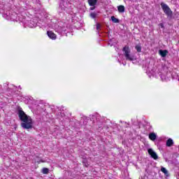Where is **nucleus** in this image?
I'll list each match as a JSON object with an SVG mask.
<instances>
[{
	"label": "nucleus",
	"instance_id": "nucleus-8",
	"mask_svg": "<svg viewBox=\"0 0 179 179\" xmlns=\"http://www.w3.org/2000/svg\"><path fill=\"white\" fill-rule=\"evenodd\" d=\"M148 152L150 155V156L154 159V160H157V159H159V156H157V154L156 153V152H155L153 150V149L152 148H149L148 150Z\"/></svg>",
	"mask_w": 179,
	"mask_h": 179
},
{
	"label": "nucleus",
	"instance_id": "nucleus-13",
	"mask_svg": "<svg viewBox=\"0 0 179 179\" xmlns=\"http://www.w3.org/2000/svg\"><path fill=\"white\" fill-rule=\"evenodd\" d=\"M148 138L149 139H150V141H152L153 142H155V141L157 139V135L155 134V132H152L149 134Z\"/></svg>",
	"mask_w": 179,
	"mask_h": 179
},
{
	"label": "nucleus",
	"instance_id": "nucleus-25",
	"mask_svg": "<svg viewBox=\"0 0 179 179\" xmlns=\"http://www.w3.org/2000/svg\"><path fill=\"white\" fill-rule=\"evenodd\" d=\"M179 13L178 12H176L174 13L173 16L172 15V19H178Z\"/></svg>",
	"mask_w": 179,
	"mask_h": 179
},
{
	"label": "nucleus",
	"instance_id": "nucleus-28",
	"mask_svg": "<svg viewBox=\"0 0 179 179\" xmlns=\"http://www.w3.org/2000/svg\"><path fill=\"white\" fill-rule=\"evenodd\" d=\"M92 7H90V10H94L96 9V5L94 6H90Z\"/></svg>",
	"mask_w": 179,
	"mask_h": 179
},
{
	"label": "nucleus",
	"instance_id": "nucleus-32",
	"mask_svg": "<svg viewBox=\"0 0 179 179\" xmlns=\"http://www.w3.org/2000/svg\"><path fill=\"white\" fill-rule=\"evenodd\" d=\"M109 41H110V43H111V41H113V39H110Z\"/></svg>",
	"mask_w": 179,
	"mask_h": 179
},
{
	"label": "nucleus",
	"instance_id": "nucleus-12",
	"mask_svg": "<svg viewBox=\"0 0 179 179\" xmlns=\"http://www.w3.org/2000/svg\"><path fill=\"white\" fill-rule=\"evenodd\" d=\"M159 54L162 57V58H166L167 57V54H169V50H159Z\"/></svg>",
	"mask_w": 179,
	"mask_h": 179
},
{
	"label": "nucleus",
	"instance_id": "nucleus-2",
	"mask_svg": "<svg viewBox=\"0 0 179 179\" xmlns=\"http://www.w3.org/2000/svg\"><path fill=\"white\" fill-rule=\"evenodd\" d=\"M52 28L57 31L59 34H62L63 33H65L66 31V29H68V27L66 26V24L65 22L57 21L56 22H52L51 24Z\"/></svg>",
	"mask_w": 179,
	"mask_h": 179
},
{
	"label": "nucleus",
	"instance_id": "nucleus-9",
	"mask_svg": "<svg viewBox=\"0 0 179 179\" xmlns=\"http://www.w3.org/2000/svg\"><path fill=\"white\" fill-rule=\"evenodd\" d=\"M23 101L25 104L30 105L33 103V98L31 96H24L23 97Z\"/></svg>",
	"mask_w": 179,
	"mask_h": 179
},
{
	"label": "nucleus",
	"instance_id": "nucleus-31",
	"mask_svg": "<svg viewBox=\"0 0 179 179\" xmlns=\"http://www.w3.org/2000/svg\"><path fill=\"white\" fill-rule=\"evenodd\" d=\"M108 45H110V47H113V43H108Z\"/></svg>",
	"mask_w": 179,
	"mask_h": 179
},
{
	"label": "nucleus",
	"instance_id": "nucleus-4",
	"mask_svg": "<svg viewBox=\"0 0 179 179\" xmlns=\"http://www.w3.org/2000/svg\"><path fill=\"white\" fill-rule=\"evenodd\" d=\"M90 120L94 124H96V127H98V131H101V129H103V122L101 121V116H100L99 113L92 115Z\"/></svg>",
	"mask_w": 179,
	"mask_h": 179
},
{
	"label": "nucleus",
	"instance_id": "nucleus-21",
	"mask_svg": "<svg viewBox=\"0 0 179 179\" xmlns=\"http://www.w3.org/2000/svg\"><path fill=\"white\" fill-rule=\"evenodd\" d=\"M110 19H111L113 23H120V20L114 16H112L110 17Z\"/></svg>",
	"mask_w": 179,
	"mask_h": 179
},
{
	"label": "nucleus",
	"instance_id": "nucleus-22",
	"mask_svg": "<svg viewBox=\"0 0 179 179\" xmlns=\"http://www.w3.org/2000/svg\"><path fill=\"white\" fill-rule=\"evenodd\" d=\"M43 174H48L50 173V169L48 168H43L42 169Z\"/></svg>",
	"mask_w": 179,
	"mask_h": 179
},
{
	"label": "nucleus",
	"instance_id": "nucleus-3",
	"mask_svg": "<svg viewBox=\"0 0 179 179\" xmlns=\"http://www.w3.org/2000/svg\"><path fill=\"white\" fill-rule=\"evenodd\" d=\"M23 128L24 129H33V119L23 112Z\"/></svg>",
	"mask_w": 179,
	"mask_h": 179
},
{
	"label": "nucleus",
	"instance_id": "nucleus-26",
	"mask_svg": "<svg viewBox=\"0 0 179 179\" xmlns=\"http://www.w3.org/2000/svg\"><path fill=\"white\" fill-rule=\"evenodd\" d=\"M83 164L84 166H85V167H89V164H87V159H83Z\"/></svg>",
	"mask_w": 179,
	"mask_h": 179
},
{
	"label": "nucleus",
	"instance_id": "nucleus-35",
	"mask_svg": "<svg viewBox=\"0 0 179 179\" xmlns=\"http://www.w3.org/2000/svg\"><path fill=\"white\" fill-rule=\"evenodd\" d=\"M178 148H179V145H178Z\"/></svg>",
	"mask_w": 179,
	"mask_h": 179
},
{
	"label": "nucleus",
	"instance_id": "nucleus-5",
	"mask_svg": "<svg viewBox=\"0 0 179 179\" xmlns=\"http://www.w3.org/2000/svg\"><path fill=\"white\" fill-rule=\"evenodd\" d=\"M122 51L127 61H136V56L134 55H131V49H129V46H124L122 49Z\"/></svg>",
	"mask_w": 179,
	"mask_h": 179
},
{
	"label": "nucleus",
	"instance_id": "nucleus-20",
	"mask_svg": "<svg viewBox=\"0 0 179 179\" xmlns=\"http://www.w3.org/2000/svg\"><path fill=\"white\" fill-rule=\"evenodd\" d=\"M161 171L162 173H164V174H165L166 176V177H169V171H167V169H166V168L162 166Z\"/></svg>",
	"mask_w": 179,
	"mask_h": 179
},
{
	"label": "nucleus",
	"instance_id": "nucleus-17",
	"mask_svg": "<svg viewBox=\"0 0 179 179\" xmlns=\"http://www.w3.org/2000/svg\"><path fill=\"white\" fill-rule=\"evenodd\" d=\"M117 10L120 13H124V12H125V7L122 5L118 6Z\"/></svg>",
	"mask_w": 179,
	"mask_h": 179
},
{
	"label": "nucleus",
	"instance_id": "nucleus-11",
	"mask_svg": "<svg viewBox=\"0 0 179 179\" xmlns=\"http://www.w3.org/2000/svg\"><path fill=\"white\" fill-rule=\"evenodd\" d=\"M47 35L48 36L49 38H51V40H57V35L54 32L48 31Z\"/></svg>",
	"mask_w": 179,
	"mask_h": 179
},
{
	"label": "nucleus",
	"instance_id": "nucleus-19",
	"mask_svg": "<svg viewBox=\"0 0 179 179\" xmlns=\"http://www.w3.org/2000/svg\"><path fill=\"white\" fill-rule=\"evenodd\" d=\"M135 50H136L137 52H142V46L141 45V43H138L135 46Z\"/></svg>",
	"mask_w": 179,
	"mask_h": 179
},
{
	"label": "nucleus",
	"instance_id": "nucleus-27",
	"mask_svg": "<svg viewBox=\"0 0 179 179\" xmlns=\"http://www.w3.org/2000/svg\"><path fill=\"white\" fill-rule=\"evenodd\" d=\"M80 157L81 159H83V160L86 159V155H83V154H81V155H80Z\"/></svg>",
	"mask_w": 179,
	"mask_h": 179
},
{
	"label": "nucleus",
	"instance_id": "nucleus-24",
	"mask_svg": "<svg viewBox=\"0 0 179 179\" xmlns=\"http://www.w3.org/2000/svg\"><path fill=\"white\" fill-rule=\"evenodd\" d=\"M160 78H161L162 82H167V78L165 77V76H163L161 74Z\"/></svg>",
	"mask_w": 179,
	"mask_h": 179
},
{
	"label": "nucleus",
	"instance_id": "nucleus-7",
	"mask_svg": "<svg viewBox=\"0 0 179 179\" xmlns=\"http://www.w3.org/2000/svg\"><path fill=\"white\" fill-rule=\"evenodd\" d=\"M24 24H27L28 27H37V19H31L29 21H27V22L24 23Z\"/></svg>",
	"mask_w": 179,
	"mask_h": 179
},
{
	"label": "nucleus",
	"instance_id": "nucleus-16",
	"mask_svg": "<svg viewBox=\"0 0 179 179\" xmlns=\"http://www.w3.org/2000/svg\"><path fill=\"white\" fill-rule=\"evenodd\" d=\"M173 145H174V141H173V139L169 138V139L166 141V146H167L168 148H171V146H173Z\"/></svg>",
	"mask_w": 179,
	"mask_h": 179
},
{
	"label": "nucleus",
	"instance_id": "nucleus-23",
	"mask_svg": "<svg viewBox=\"0 0 179 179\" xmlns=\"http://www.w3.org/2000/svg\"><path fill=\"white\" fill-rule=\"evenodd\" d=\"M90 17H92V19H96V17L97 16V13H91L90 14Z\"/></svg>",
	"mask_w": 179,
	"mask_h": 179
},
{
	"label": "nucleus",
	"instance_id": "nucleus-29",
	"mask_svg": "<svg viewBox=\"0 0 179 179\" xmlns=\"http://www.w3.org/2000/svg\"><path fill=\"white\" fill-rule=\"evenodd\" d=\"M159 26H160L161 29H164V24L160 23Z\"/></svg>",
	"mask_w": 179,
	"mask_h": 179
},
{
	"label": "nucleus",
	"instance_id": "nucleus-18",
	"mask_svg": "<svg viewBox=\"0 0 179 179\" xmlns=\"http://www.w3.org/2000/svg\"><path fill=\"white\" fill-rule=\"evenodd\" d=\"M88 1V5L90 6H94V5H97V0H87Z\"/></svg>",
	"mask_w": 179,
	"mask_h": 179
},
{
	"label": "nucleus",
	"instance_id": "nucleus-30",
	"mask_svg": "<svg viewBox=\"0 0 179 179\" xmlns=\"http://www.w3.org/2000/svg\"><path fill=\"white\" fill-rule=\"evenodd\" d=\"M96 30H100V24H96Z\"/></svg>",
	"mask_w": 179,
	"mask_h": 179
},
{
	"label": "nucleus",
	"instance_id": "nucleus-1",
	"mask_svg": "<svg viewBox=\"0 0 179 179\" xmlns=\"http://www.w3.org/2000/svg\"><path fill=\"white\" fill-rule=\"evenodd\" d=\"M3 17L7 20H10L11 22L23 23V15L21 13L17 14L13 11H6V13L3 14Z\"/></svg>",
	"mask_w": 179,
	"mask_h": 179
},
{
	"label": "nucleus",
	"instance_id": "nucleus-10",
	"mask_svg": "<svg viewBox=\"0 0 179 179\" xmlns=\"http://www.w3.org/2000/svg\"><path fill=\"white\" fill-rule=\"evenodd\" d=\"M18 115L21 120V127H23V110L22 108H18Z\"/></svg>",
	"mask_w": 179,
	"mask_h": 179
},
{
	"label": "nucleus",
	"instance_id": "nucleus-6",
	"mask_svg": "<svg viewBox=\"0 0 179 179\" xmlns=\"http://www.w3.org/2000/svg\"><path fill=\"white\" fill-rule=\"evenodd\" d=\"M162 9L169 19H173V11L171 8L165 3H161Z\"/></svg>",
	"mask_w": 179,
	"mask_h": 179
},
{
	"label": "nucleus",
	"instance_id": "nucleus-14",
	"mask_svg": "<svg viewBox=\"0 0 179 179\" xmlns=\"http://www.w3.org/2000/svg\"><path fill=\"white\" fill-rule=\"evenodd\" d=\"M150 72V73H148V76L149 78H152V76L155 75V72H156V69H150L148 67V71H147V73Z\"/></svg>",
	"mask_w": 179,
	"mask_h": 179
},
{
	"label": "nucleus",
	"instance_id": "nucleus-33",
	"mask_svg": "<svg viewBox=\"0 0 179 179\" xmlns=\"http://www.w3.org/2000/svg\"><path fill=\"white\" fill-rule=\"evenodd\" d=\"M123 64V65H127V63L125 62V63H122Z\"/></svg>",
	"mask_w": 179,
	"mask_h": 179
},
{
	"label": "nucleus",
	"instance_id": "nucleus-15",
	"mask_svg": "<svg viewBox=\"0 0 179 179\" xmlns=\"http://www.w3.org/2000/svg\"><path fill=\"white\" fill-rule=\"evenodd\" d=\"M66 9V6H65V1H62L59 6V12L65 10Z\"/></svg>",
	"mask_w": 179,
	"mask_h": 179
},
{
	"label": "nucleus",
	"instance_id": "nucleus-34",
	"mask_svg": "<svg viewBox=\"0 0 179 179\" xmlns=\"http://www.w3.org/2000/svg\"><path fill=\"white\" fill-rule=\"evenodd\" d=\"M24 159H25L26 160H27V158H26V157H24Z\"/></svg>",
	"mask_w": 179,
	"mask_h": 179
}]
</instances>
